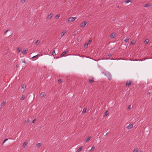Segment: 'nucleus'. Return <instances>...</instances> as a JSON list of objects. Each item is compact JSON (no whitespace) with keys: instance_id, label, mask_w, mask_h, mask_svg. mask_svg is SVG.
<instances>
[{"instance_id":"6ab92c4d","label":"nucleus","mask_w":152,"mask_h":152,"mask_svg":"<svg viewBox=\"0 0 152 152\" xmlns=\"http://www.w3.org/2000/svg\"><path fill=\"white\" fill-rule=\"evenodd\" d=\"M115 36V35L114 34H112L110 35V37L111 38H113L114 37V36Z\"/></svg>"},{"instance_id":"09e8293b","label":"nucleus","mask_w":152,"mask_h":152,"mask_svg":"<svg viewBox=\"0 0 152 152\" xmlns=\"http://www.w3.org/2000/svg\"><path fill=\"white\" fill-rule=\"evenodd\" d=\"M140 152H142V151H141Z\"/></svg>"},{"instance_id":"1a4fd4ad","label":"nucleus","mask_w":152,"mask_h":152,"mask_svg":"<svg viewBox=\"0 0 152 152\" xmlns=\"http://www.w3.org/2000/svg\"><path fill=\"white\" fill-rule=\"evenodd\" d=\"M133 124H130L127 127V128L128 129H130L131 128H132V127H133Z\"/></svg>"},{"instance_id":"393cba45","label":"nucleus","mask_w":152,"mask_h":152,"mask_svg":"<svg viewBox=\"0 0 152 152\" xmlns=\"http://www.w3.org/2000/svg\"><path fill=\"white\" fill-rule=\"evenodd\" d=\"M95 149V147L94 146H93L92 147L91 149L90 150V151H91L92 150H94Z\"/></svg>"},{"instance_id":"bb28decb","label":"nucleus","mask_w":152,"mask_h":152,"mask_svg":"<svg viewBox=\"0 0 152 152\" xmlns=\"http://www.w3.org/2000/svg\"><path fill=\"white\" fill-rule=\"evenodd\" d=\"M94 81V80H93V79H90L89 80V82L90 83H91L92 82H93Z\"/></svg>"},{"instance_id":"f03ea898","label":"nucleus","mask_w":152,"mask_h":152,"mask_svg":"<svg viewBox=\"0 0 152 152\" xmlns=\"http://www.w3.org/2000/svg\"><path fill=\"white\" fill-rule=\"evenodd\" d=\"M104 74L108 77L109 80H111V75L109 72H104Z\"/></svg>"},{"instance_id":"9b49d317","label":"nucleus","mask_w":152,"mask_h":152,"mask_svg":"<svg viewBox=\"0 0 152 152\" xmlns=\"http://www.w3.org/2000/svg\"><path fill=\"white\" fill-rule=\"evenodd\" d=\"M27 144V143L26 142H24L23 144V148H25L26 145Z\"/></svg>"},{"instance_id":"37998d69","label":"nucleus","mask_w":152,"mask_h":152,"mask_svg":"<svg viewBox=\"0 0 152 152\" xmlns=\"http://www.w3.org/2000/svg\"><path fill=\"white\" fill-rule=\"evenodd\" d=\"M88 44H85V46H86V45L87 46H88Z\"/></svg>"},{"instance_id":"8fccbe9b","label":"nucleus","mask_w":152,"mask_h":152,"mask_svg":"<svg viewBox=\"0 0 152 152\" xmlns=\"http://www.w3.org/2000/svg\"><path fill=\"white\" fill-rule=\"evenodd\" d=\"M151 55H152V53H151Z\"/></svg>"},{"instance_id":"39448f33","label":"nucleus","mask_w":152,"mask_h":152,"mask_svg":"<svg viewBox=\"0 0 152 152\" xmlns=\"http://www.w3.org/2000/svg\"><path fill=\"white\" fill-rule=\"evenodd\" d=\"M66 32V30L63 31L61 34V37H63L65 34Z\"/></svg>"},{"instance_id":"58836bf2","label":"nucleus","mask_w":152,"mask_h":152,"mask_svg":"<svg viewBox=\"0 0 152 152\" xmlns=\"http://www.w3.org/2000/svg\"><path fill=\"white\" fill-rule=\"evenodd\" d=\"M37 56H38V55H36V56H33V57H32V58H35V57H37Z\"/></svg>"},{"instance_id":"ddd939ff","label":"nucleus","mask_w":152,"mask_h":152,"mask_svg":"<svg viewBox=\"0 0 152 152\" xmlns=\"http://www.w3.org/2000/svg\"><path fill=\"white\" fill-rule=\"evenodd\" d=\"M132 1V0H126L125 1V4H128L129 2H131Z\"/></svg>"},{"instance_id":"b1692460","label":"nucleus","mask_w":152,"mask_h":152,"mask_svg":"<svg viewBox=\"0 0 152 152\" xmlns=\"http://www.w3.org/2000/svg\"><path fill=\"white\" fill-rule=\"evenodd\" d=\"M86 109H85V108L83 110V111H82V113H86Z\"/></svg>"},{"instance_id":"9d476101","label":"nucleus","mask_w":152,"mask_h":152,"mask_svg":"<svg viewBox=\"0 0 152 152\" xmlns=\"http://www.w3.org/2000/svg\"><path fill=\"white\" fill-rule=\"evenodd\" d=\"M151 6V5L150 4H148L147 3V4H145L144 5L143 7H149V6Z\"/></svg>"},{"instance_id":"423d86ee","label":"nucleus","mask_w":152,"mask_h":152,"mask_svg":"<svg viewBox=\"0 0 152 152\" xmlns=\"http://www.w3.org/2000/svg\"><path fill=\"white\" fill-rule=\"evenodd\" d=\"M46 95L45 93L44 92H42L40 94V96L42 97L45 96Z\"/></svg>"},{"instance_id":"412c9836","label":"nucleus","mask_w":152,"mask_h":152,"mask_svg":"<svg viewBox=\"0 0 152 152\" xmlns=\"http://www.w3.org/2000/svg\"><path fill=\"white\" fill-rule=\"evenodd\" d=\"M24 98H25V96H24V95H23L21 96V98L20 99L21 100H23L24 99Z\"/></svg>"},{"instance_id":"ea45409f","label":"nucleus","mask_w":152,"mask_h":152,"mask_svg":"<svg viewBox=\"0 0 152 152\" xmlns=\"http://www.w3.org/2000/svg\"><path fill=\"white\" fill-rule=\"evenodd\" d=\"M58 82H59L60 83H61V79H58Z\"/></svg>"},{"instance_id":"5701e85b","label":"nucleus","mask_w":152,"mask_h":152,"mask_svg":"<svg viewBox=\"0 0 152 152\" xmlns=\"http://www.w3.org/2000/svg\"><path fill=\"white\" fill-rule=\"evenodd\" d=\"M82 147H80L77 150V152H79L81 150H82Z\"/></svg>"},{"instance_id":"dca6fc26","label":"nucleus","mask_w":152,"mask_h":152,"mask_svg":"<svg viewBox=\"0 0 152 152\" xmlns=\"http://www.w3.org/2000/svg\"><path fill=\"white\" fill-rule=\"evenodd\" d=\"M129 38L128 37H126L124 40V41L126 42H127L129 40Z\"/></svg>"},{"instance_id":"a878e982","label":"nucleus","mask_w":152,"mask_h":152,"mask_svg":"<svg viewBox=\"0 0 152 152\" xmlns=\"http://www.w3.org/2000/svg\"><path fill=\"white\" fill-rule=\"evenodd\" d=\"M136 43V42L134 40H132L131 42V44H135Z\"/></svg>"},{"instance_id":"c756f323","label":"nucleus","mask_w":152,"mask_h":152,"mask_svg":"<svg viewBox=\"0 0 152 152\" xmlns=\"http://www.w3.org/2000/svg\"><path fill=\"white\" fill-rule=\"evenodd\" d=\"M26 1V0H21L20 2L22 3H24Z\"/></svg>"},{"instance_id":"72a5a7b5","label":"nucleus","mask_w":152,"mask_h":152,"mask_svg":"<svg viewBox=\"0 0 152 152\" xmlns=\"http://www.w3.org/2000/svg\"><path fill=\"white\" fill-rule=\"evenodd\" d=\"M10 30V29L7 30L4 32V34H6Z\"/></svg>"},{"instance_id":"6e6552de","label":"nucleus","mask_w":152,"mask_h":152,"mask_svg":"<svg viewBox=\"0 0 152 152\" xmlns=\"http://www.w3.org/2000/svg\"><path fill=\"white\" fill-rule=\"evenodd\" d=\"M53 15V14L52 13H50L49 15L47 17V19H50L52 17Z\"/></svg>"},{"instance_id":"4468645a","label":"nucleus","mask_w":152,"mask_h":152,"mask_svg":"<svg viewBox=\"0 0 152 152\" xmlns=\"http://www.w3.org/2000/svg\"><path fill=\"white\" fill-rule=\"evenodd\" d=\"M91 138V137H89L87 138H86L85 139V141L86 142H88L90 140Z\"/></svg>"},{"instance_id":"f257e3e1","label":"nucleus","mask_w":152,"mask_h":152,"mask_svg":"<svg viewBox=\"0 0 152 152\" xmlns=\"http://www.w3.org/2000/svg\"><path fill=\"white\" fill-rule=\"evenodd\" d=\"M76 17H70L66 21V23H69L74 21L76 19Z\"/></svg>"},{"instance_id":"0eeeda50","label":"nucleus","mask_w":152,"mask_h":152,"mask_svg":"<svg viewBox=\"0 0 152 152\" xmlns=\"http://www.w3.org/2000/svg\"><path fill=\"white\" fill-rule=\"evenodd\" d=\"M131 83V81H127L126 84V86H129L130 85Z\"/></svg>"},{"instance_id":"c85d7f7f","label":"nucleus","mask_w":152,"mask_h":152,"mask_svg":"<svg viewBox=\"0 0 152 152\" xmlns=\"http://www.w3.org/2000/svg\"><path fill=\"white\" fill-rule=\"evenodd\" d=\"M133 152H138V150L137 149H134L133 151Z\"/></svg>"},{"instance_id":"f8f14e48","label":"nucleus","mask_w":152,"mask_h":152,"mask_svg":"<svg viewBox=\"0 0 152 152\" xmlns=\"http://www.w3.org/2000/svg\"><path fill=\"white\" fill-rule=\"evenodd\" d=\"M41 145L42 144L41 143H38L36 145V146L37 148H39L40 147Z\"/></svg>"},{"instance_id":"f3484780","label":"nucleus","mask_w":152,"mask_h":152,"mask_svg":"<svg viewBox=\"0 0 152 152\" xmlns=\"http://www.w3.org/2000/svg\"><path fill=\"white\" fill-rule=\"evenodd\" d=\"M149 41V40L148 39H146L145 40L144 42V43L145 44H146Z\"/></svg>"},{"instance_id":"20e7f679","label":"nucleus","mask_w":152,"mask_h":152,"mask_svg":"<svg viewBox=\"0 0 152 152\" xmlns=\"http://www.w3.org/2000/svg\"><path fill=\"white\" fill-rule=\"evenodd\" d=\"M25 86L24 84L22 85H21V92H23L24 91V90L25 89Z\"/></svg>"},{"instance_id":"aec40b11","label":"nucleus","mask_w":152,"mask_h":152,"mask_svg":"<svg viewBox=\"0 0 152 152\" xmlns=\"http://www.w3.org/2000/svg\"><path fill=\"white\" fill-rule=\"evenodd\" d=\"M60 16V15L58 14L55 16V18L56 19H57Z\"/></svg>"},{"instance_id":"a19ab883","label":"nucleus","mask_w":152,"mask_h":152,"mask_svg":"<svg viewBox=\"0 0 152 152\" xmlns=\"http://www.w3.org/2000/svg\"><path fill=\"white\" fill-rule=\"evenodd\" d=\"M131 105H129V107H128V110H130V109H131Z\"/></svg>"},{"instance_id":"c03bdc74","label":"nucleus","mask_w":152,"mask_h":152,"mask_svg":"<svg viewBox=\"0 0 152 152\" xmlns=\"http://www.w3.org/2000/svg\"><path fill=\"white\" fill-rule=\"evenodd\" d=\"M150 94V92H148L147 94V95H149Z\"/></svg>"},{"instance_id":"a18cd8bd","label":"nucleus","mask_w":152,"mask_h":152,"mask_svg":"<svg viewBox=\"0 0 152 152\" xmlns=\"http://www.w3.org/2000/svg\"><path fill=\"white\" fill-rule=\"evenodd\" d=\"M108 133V132L107 133H106L105 135V136L107 135Z\"/></svg>"},{"instance_id":"2eb2a0df","label":"nucleus","mask_w":152,"mask_h":152,"mask_svg":"<svg viewBox=\"0 0 152 152\" xmlns=\"http://www.w3.org/2000/svg\"><path fill=\"white\" fill-rule=\"evenodd\" d=\"M67 52V50H66L64 52L61 54V56H63Z\"/></svg>"},{"instance_id":"2f4dec72","label":"nucleus","mask_w":152,"mask_h":152,"mask_svg":"<svg viewBox=\"0 0 152 152\" xmlns=\"http://www.w3.org/2000/svg\"><path fill=\"white\" fill-rule=\"evenodd\" d=\"M21 50L20 49V48H18L17 49V51L18 53H19L20 52Z\"/></svg>"},{"instance_id":"473e14b6","label":"nucleus","mask_w":152,"mask_h":152,"mask_svg":"<svg viewBox=\"0 0 152 152\" xmlns=\"http://www.w3.org/2000/svg\"><path fill=\"white\" fill-rule=\"evenodd\" d=\"M5 104H6V102L5 101H4L2 103V105L3 106H4V105H5Z\"/></svg>"},{"instance_id":"49530a36","label":"nucleus","mask_w":152,"mask_h":152,"mask_svg":"<svg viewBox=\"0 0 152 152\" xmlns=\"http://www.w3.org/2000/svg\"><path fill=\"white\" fill-rule=\"evenodd\" d=\"M108 115V113H105V115L106 116Z\"/></svg>"},{"instance_id":"7c9ffc66","label":"nucleus","mask_w":152,"mask_h":152,"mask_svg":"<svg viewBox=\"0 0 152 152\" xmlns=\"http://www.w3.org/2000/svg\"><path fill=\"white\" fill-rule=\"evenodd\" d=\"M40 41L39 40H37L35 43V44H37V43L40 42Z\"/></svg>"},{"instance_id":"a211bd4d","label":"nucleus","mask_w":152,"mask_h":152,"mask_svg":"<svg viewBox=\"0 0 152 152\" xmlns=\"http://www.w3.org/2000/svg\"><path fill=\"white\" fill-rule=\"evenodd\" d=\"M27 50H24L22 52V53L23 54H25L26 52H27Z\"/></svg>"},{"instance_id":"e433bc0d","label":"nucleus","mask_w":152,"mask_h":152,"mask_svg":"<svg viewBox=\"0 0 152 152\" xmlns=\"http://www.w3.org/2000/svg\"><path fill=\"white\" fill-rule=\"evenodd\" d=\"M8 140V139H5L4 141L3 142V143H4L6 141H7V140Z\"/></svg>"},{"instance_id":"4be33fe9","label":"nucleus","mask_w":152,"mask_h":152,"mask_svg":"<svg viewBox=\"0 0 152 152\" xmlns=\"http://www.w3.org/2000/svg\"><path fill=\"white\" fill-rule=\"evenodd\" d=\"M30 122V121L28 119L27 120L25 121L26 123H27V124H28Z\"/></svg>"},{"instance_id":"de8ad7c7","label":"nucleus","mask_w":152,"mask_h":152,"mask_svg":"<svg viewBox=\"0 0 152 152\" xmlns=\"http://www.w3.org/2000/svg\"><path fill=\"white\" fill-rule=\"evenodd\" d=\"M110 59L111 60H115V59H113V58H111V59Z\"/></svg>"},{"instance_id":"7ed1b4c3","label":"nucleus","mask_w":152,"mask_h":152,"mask_svg":"<svg viewBox=\"0 0 152 152\" xmlns=\"http://www.w3.org/2000/svg\"><path fill=\"white\" fill-rule=\"evenodd\" d=\"M87 22L86 21H84L83 23H81L80 25L81 27H83L85 26V25L86 24Z\"/></svg>"},{"instance_id":"c9c22d12","label":"nucleus","mask_w":152,"mask_h":152,"mask_svg":"<svg viewBox=\"0 0 152 152\" xmlns=\"http://www.w3.org/2000/svg\"><path fill=\"white\" fill-rule=\"evenodd\" d=\"M21 61L22 62L24 63L25 64L26 63L25 61L23 60H21Z\"/></svg>"},{"instance_id":"79ce46f5","label":"nucleus","mask_w":152,"mask_h":152,"mask_svg":"<svg viewBox=\"0 0 152 152\" xmlns=\"http://www.w3.org/2000/svg\"><path fill=\"white\" fill-rule=\"evenodd\" d=\"M91 39L89 40L88 41V43H91Z\"/></svg>"},{"instance_id":"f704fd0d","label":"nucleus","mask_w":152,"mask_h":152,"mask_svg":"<svg viewBox=\"0 0 152 152\" xmlns=\"http://www.w3.org/2000/svg\"><path fill=\"white\" fill-rule=\"evenodd\" d=\"M112 56V54H111V53H110V54H109L108 55V56L109 57H110L111 56Z\"/></svg>"},{"instance_id":"4c0bfd02","label":"nucleus","mask_w":152,"mask_h":152,"mask_svg":"<svg viewBox=\"0 0 152 152\" xmlns=\"http://www.w3.org/2000/svg\"><path fill=\"white\" fill-rule=\"evenodd\" d=\"M35 120H36V119H35V118H34V119L33 120V121H32V123H34V122H35Z\"/></svg>"},{"instance_id":"cd10ccee","label":"nucleus","mask_w":152,"mask_h":152,"mask_svg":"<svg viewBox=\"0 0 152 152\" xmlns=\"http://www.w3.org/2000/svg\"><path fill=\"white\" fill-rule=\"evenodd\" d=\"M52 55H53V56H55L56 55V53H55V51L54 50V51H53L52 52Z\"/></svg>"}]
</instances>
